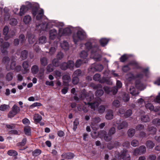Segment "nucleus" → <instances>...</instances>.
Masks as SVG:
<instances>
[{
	"label": "nucleus",
	"mask_w": 160,
	"mask_h": 160,
	"mask_svg": "<svg viewBox=\"0 0 160 160\" xmlns=\"http://www.w3.org/2000/svg\"><path fill=\"white\" fill-rule=\"evenodd\" d=\"M39 5L36 3L27 2H26V5L22 6L20 9L19 13L20 16L23 15L28 10L32 9V14L34 17L37 14L36 19L37 20H40L44 16L43 10L41 9L38 10Z\"/></svg>",
	"instance_id": "1"
},
{
	"label": "nucleus",
	"mask_w": 160,
	"mask_h": 160,
	"mask_svg": "<svg viewBox=\"0 0 160 160\" xmlns=\"http://www.w3.org/2000/svg\"><path fill=\"white\" fill-rule=\"evenodd\" d=\"M86 49L88 50H91L90 58H92L96 61H100L101 59V55L98 53L99 49L97 45H92L90 42H86L85 44Z\"/></svg>",
	"instance_id": "2"
},
{
	"label": "nucleus",
	"mask_w": 160,
	"mask_h": 160,
	"mask_svg": "<svg viewBox=\"0 0 160 160\" xmlns=\"http://www.w3.org/2000/svg\"><path fill=\"white\" fill-rule=\"evenodd\" d=\"M64 25V23L62 22H57L52 20L51 22H49L47 24L45 23H42L38 25H36V28L38 31L41 32L42 31L46 30L48 28L52 27L53 26L57 27L62 26Z\"/></svg>",
	"instance_id": "3"
},
{
	"label": "nucleus",
	"mask_w": 160,
	"mask_h": 160,
	"mask_svg": "<svg viewBox=\"0 0 160 160\" xmlns=\"http://www.w3.org/2000/svg\"><path fill=\"white\" fill-rule=\"evenodd\" d=\"M86 38V33L82 30L78 31L76 34L73 36V41L75 44L77 42L85 39Z\"/></svg>",
	"instance_id": "4"
},
{
	"label": "nucleus",
	"mask_w": 160,
	"mask_h": 160,
	"mask_svg": "<svg viewBox=\"0 0 160 160\" xmlns=\"http://www.w3.org/2000/svg\"><path fill=\"white\" fill-rule=\"evenodd\" d=\"M94 97L93 94L91 92H90L88 95H87L86 90L83 89L81 92L79 98L82 100L86 99L87 101L89 102L93 99Z\"/></svg>",
	"instance_id": "5"
},
{
	"label": "nucleus",
	"mask_w": 160,
	"mask_h": 160,
	"mask_svg": "<svg viewBox=\"0 0 160 160\" xmlns=\"http://www.w3.org/2000/svg\"><path fill=\"white\" fill-rule=\"evenodd\" d=\"M74 65V63L73 61H68L67 62L62 63L60 65V68L62 70H66L68 68L73 70Z\"/></svg>",
	"instance_id": "6"
},
{
	"label": "nucleus",
	"mask_w": 160,
	"mask_h": 160,
	"mask_svg": "<svg viewBox=\"0 0 160 160\" xmlns=\"http://www.w3.org/2000/svg\"><path fill=\"white\" fill-rule=\"evenodd\" d=\"M103 69V67L101 64H97L94 63L88 69L89 72H94L96 71L101 72Z\"/></svg>",
	"instance_id": "7"
},
{
	"label": "nucleus",
	"mask_w": 160,
	"mask_h": 160,
	"mask_svg": "<svg viewBox=\"0 0 160 160\" xmlns=\"http://www.w3.org/2000/svg\"><path fill=\"white\" fill-rule=\"evenodd\" d=\"M3 40L2 38L0 39V47L2 46L1 48V51L2 53L5 54H7L8 52L7 50V48L10 46L9 43L6 42L3 43Z\"/></svg>",
	"instance_id": "8"
},
{
	"label": "nucleus",
	"mask_w": 160,
	"mask_h": 160,
	"mask_svg": "<svg viewBox=\"0 0 160 160\" xmlns=\"http://www.w3.org/2000/svg\"><path fill=\"white\" fill-rule=\"evenodd\" d=\"M101 121L100 118L98 117H96L92 118L91 126L93 129L97 130L98 128L97 123Z\"/></svg>",
	"instance_id": "9"
},
{
	"label": "nucleus",
	"mask_w": 160,
	"mask_h": 160,
	"mask_svg": "<svg viewBox=\"0 0 160 160\" xmlns=\"http://www.w3.org/2000/svg\"><path fill=\"white\" fill-rule=\"evenodd\" d=\"M132 65L135 67V68H140L137 62L135 61H132L130 62L128 65L123 66L122 68V71L125 72H126L130 69V68L129 67V65Z\"/></svg>",
	"instance_id": "10"
},
{
	"label": "nucleus",
	"mask_w": 160,
	"mask_h": 160,
	"mask_svg": "<svg viewBox=\"0 0 160 160\" xmlns=\"http://www.w3.org/2000/svg\"><path fill=\"white\" fill-rule=\"evenodd\" d=\"M101 75L98 73L95 74L93 76V80L96 81H98L99 82L102 83L107 82L108 81V78L105 77H103L101 79Z\"/></svg>",
	"instance_id": "11"
},
{
	"label": "nucleus",
	"mask_w": 160,
	"mask_h": 160,
	"mask_svg": "<svg viewBox=\"0 0 160 160\" xmlns=\"http://www.w3.org/2000/svg\"><path fill=\"white\" fill-rule=\"evenodd\" d=\"M101 102V99L100 98H95V100L93 102H89L88 104H89L91 108L94 110L96 108H97Z\"/></svg>",
	"instance_id": "12"
},
{
	"label": "nucleus",
	"mask_w": 160,
	"mask_h": 160,
	"mask_svg": "<svg viewBox=\"0 0 160 160\" xmlns=\"http://www.w3.org/2000/svg\"><path fill=\"white\" fill-rule=\"evenodd\" d=\"M64 25L62 26V27ZM60 26L58 27L59 29V34L60 36H66L70 34L72 31L70 28H66L64 29L60 28ZM62 27V26H61Z\"/></svg>",
	"instance_id": "13"
},
{
	"label": "nucleus",
	"mask_w": 160,
	"mask_h": 160,
	"mask_svg": "<svg viewBox=\"0 0 160 160\" xmlns=\"http://www.w3.org/2000/svg\"><path fill=\"white\" fill-rule=\"evenodd\" d=\"M143 77V75L142 73L138 74L135 76L133 74L130 73L127 74L126 78L127 80L130 81L135 78H142Z\"/></svg>",
	"instance_id": "14"
},
{
	"label": "nucleus",
	"mask_w": 160,
	"mask_h": 160,
	"mask_svg": "<svg viewBox=\"0 0 160 160\" xmlns=\"http://www.w3.org/2000/svg\"><path fill=\"white\" fill-rule=\"evenodd\" d=\"M116 123L118 125L117 128L118 130L122 129L127 128L128 126V123L126 121H123L121 122L120 120H117Z\"/></svg>",
	"instance_id": "15"
},
{
	"label": "nucleus",
	"mask_w": 160,
	"mask_h": 160,
	"mask_svg": "<svg viewBox=\"0 0 160 160\" xmlns=\"http://www.w3.org/2000/svg\"><path fill=\"white\" fill-rule=\"evenodd\" d=\"M103 89L106 93H109L111 92L114 95L115 94L118 92V89H116L115 87L111 88L109 87L105 86L104 87Z\"/></svg>",
	"instance_id": "16"
},
{
	"label": "nucleus",
	"mask_w": 160,
	"mask_h": 160,
	"mask_svg": "<svg viewBox=\"0 0 160 160\" xmlns=\"http://www.w3.org/2000/svg\"><path fill=\"white\" fill-rule=\"evenodd\" d=\"M120 157L123 160H130V157L129 154L128 153L127 150H123L120 154Z\"/></svg>",
	"instance_id": "17"
},
{
	"label": "nucleus",
	"mask_w": 160,
	"mask_h": 160,
	"mask_svg": "<svg viewBox=\"0 0 160 160\" xmlns=\"http://www.w3.org/2000/svg\"><path fill=\"white\" fill-rule=\"evenodd\" d=\"M22 66L23 69L22 70V72L23 74H25L29 72V68L28 61H24L22 63Z\"/></svg>",
	"instance_id": "18"
},
{
	"label": "nucleus",
	"mask_w": 160,
	"mask_h": 160,
	"mask_svg": "<svg viewBox=\"0 0 160 160\" xmlns=\"http://www.w3.org/2000/svg\"><path fill=\"white\" fill-rule=\"evenodd\" d=\"M62 79L64 84L66 86L68 85V83L71 81L70 76L68 74H65L62 77Z\"/></svg>",
	"instance_id": "19"
},
{
	"label": "nucleus",
	"mask_w": 160,
	"mask_h": 160,
	"mask_svg": "<svg viewBox=\"0 0 160 160\" xmlns=\"http://www.w3.org/2000/svg\"><path fill=\"white\" fill-rule=\"evenodd\" d=\"M146 108L149 109L151 111H153L155 112H158L160 109V108L157 107L155 108L151 103H148L145 105Z\"/></svg>",
	"instance_id": "20"
},
{
	"label": "nucleus",
	"mask_w": 160,
	"mask_h": 160,
	"mask_svg": "<svg viewBox=\"0 0 160 160\" xmlns=\"http://www.w3.org/2000/svg\"><path fill=\"white\" fill-rule=\"evenodd\" d=\"M62 158L67 159H72L74 157V155L72 153L69 152L67 153H63L61 155Z\"/></svg>",
	"instance_id": "21"
},
{
	"label": "nucleus",
	"mask_w": 160,
	"mask_h": 160,
	"mask_svg": "<svg viewBox=\"0 0 160 160\" xmlns=\"http://www.w3.org/2000/svg\"><path fill=\"white\" fill-rule=\"evenodd\" d=\"M57 32L56 30L53 29L49 31V38L51 40H53L57 36Z\"/></svg>",
	"instance_id": "22"
},
{
	"label": "nucleus",
	"mask_w": 160,
	"mask_h": 160,
	"mask_svg": "<svg viewBox=\"0 0 160 160\" xmlns=\"http://www.w3.org/2000/svg\"><path fill=\"white\" fill-rule=\"evenodd\" d=\"M135 86L138 90H142L145 88L144 85L139 80H137L136 82Z\"/></svg>",
	"instance_id": "23"
},
{
	"label": "nucleus",
	"mask_w": 160,
	"mask_h": 160,
	"mask_svg": "<svg viewBox=\"0 0 160 160\" xmlns=\"http://www.w3.org/2000/svg\"><path fill=\"white\" fill-rule=\"evenodd\" d=\"M27 38L30 44H32L35 41L36 39L34 38V35L29 32L27 33Z\"/></svg>",
	"instance_id": "24"
},
{
	"label": "nucleus",
	"mask_w": 160,
	"mask_h": 160,
	"mask_svg": "<svg viewBox=\"0 0 160 160\" xmlns=\"http://www.w3.org/2000/svg\"><path fill=\"white\" fill-rule=\"evenodd\" d=\"M113 111L112 110H109L107 111L105 118L107 120H111L113 118Z\"/></svg>",
	"instance_id": "25"
},
{
	"label": "nucleus",
	"mask_w": 160,
	"mask_h": 160,
	"mask_svg": "<svg viewBox=\"0 0 160 160\" xmlns=\"http://www.w3.org/2000/svg\"><path fill=\"white\" fill-rule=\"evenodd\" d=\"M58 46V43L57 42H54V45L52 46L50 49L49 53L51 55H53L54 54L56 51V49Z\"/></svg>",
	"instance_id": "26"
},
{
	"label": "nucleus",
	"mask_w": 160,
	"mask_h": 160,
	"mask_svg": "<svg viewBox=\"0 0 160 160\" xmlns=\"http://www.w3.org/2000/svg\"><path fill=\"white\" fill-rule=\"evenodd\" d=\"M23 21L25 24L26 25L29 24L32 21V18L29 15H25L23 17Z\"/></svg>",
	"instance_id": "27"
},
{
	"label": "nucleus",
	"mask_w": 160,
	"mask_h": 160,
	"mask_svg": "<svg viewBox=\"0 0 160 160\" xmlns=\"http://www.w3.org/2000/svg\"><path fill=\"white\" fill-rule=\"evenodd\" d=\"M33 119L35 123H39L42 119V116L38 114H35L33 115Z\"/></svg>",
	"instance_id": "28"
},
{
	"label": "nucleus",
	"mask_w": 160,
	"mask_h": 160,
	"mask_svg": "<svg viewBox=\"0 0 160 160\" xmlns=\"http://www.w3.org/2000/svg\"><path fill=\"white\" fill-rule=\"evenodd\" d=\"M88 55L87 52L84 50L82 51L80 54V57L84 59L83 61H84L85 63H86L88 62V60L86 58Z\"/></svg>",
	"instance_id": "29"
},
{
	"label": "nucleus",
	"mask_w": 160,
	"mask_h": 160,
	"mask_svg": "<svg viewBox=\"0 0 160 160\" xmlns=\"http://www.w3.org/2000/svg\"><path fill=\"white\" fill-rule=\"evenodd\" d=\"M8 31V27L7 26H5L3 29V34L5 36L4 39L6 40H8L10 38L9 35H7Z\"/></svg>",
	"instance_id": "30"
},
{
	"label": "nucleus",
	"mask_w": 160,
	"mask_h": 160,
	"mask_svg": "<svg viewBox=\"0 0 160 160\" xmlns=\"http://www.w3.org/2000/svg\"><path fill=\"white\" fill-rule=\"evenodd\" d=\"M60 46L61 48L65 51L67 50L69 48V45L68 43L65 41H64L61 43Z\"/></svg>",
	"instance_id": "31"
},
{
	"label": "nucleus",
	"mask_w": 160,
	"mask_h": 160,
	"mask_svg": "<svg viewBox=\"0 0 160 160\" xmlns=\"http://www.w3.org/2000/svg\"><path fill=\"white\" fill-rule=\"evenodd\" d=\"M31 70L33 74H36L38 72L39 67L37 65H33L31 68Z\"/></svg>",
	"instance_id": "32"
},
{
	"label": "nucleus",
	"mask_w": 160,
	"mask_h": 160,
	"mask_svg": "<svg viewBox=\"0 0 160 160\" xmlns=\"http://www.w3.org/2000/svg\"><path fill=\"white\" fill-rule=\"evenodd\" d=\"M24 132L26 135L30 136L31 135L30 127L28 126L25 127L24 128Z\"/></svg>",
	"instance_id": "33"
},
{
	"label": "nucleus",
	"mask_w": 160,
	"mask_h": 160,
	"mask_svg": "<svg viewBox=\"0 0 160 160\" xmlns=\"http://www.w3.org/2000/svg\"><path fill=\"white\" fill-rule=\"evenodd\" d=\"M129 90L130 93L133 95H136L139 93L137 91H136L133 86H131Z\"/></svg>",
	"instance_id": "34"
},
{
	"label": "nucleus",
	"mask_w": 160,
	"mask_h": 160,
	"mask_svg": "<svg viewBox=\"0 0 160 160\" xmlns=\"http://www.w3.org/2000/svg\"><path fill=\"white\" fill-rule=\"evenodd\" d=\"M28 53V51L26 50H24L21 52L20 57L22 60H25L27 58Z\"/></svg>",
	"instance_id": "35"
},
{
	"label": "nucleus",
	"mask_w": 160,
	"mask_h": 160,
	"mask_svg": "<svg viewBox=\"0 0 160 160\" xmlns=\"http://www.w3.org/2000/svg\"><path fill=\"white\" fill-rule=\"evenodd\" d=\"M40 62L43 66H46L48 63V59L46 58L43 57L40 58Z\"/></svg>",
	"instance_id": "36"
},
{
	"label": "nucleus",
	"mask_w": 160,
	"mask_h": 160,
	"mask_svg": "<svg viewBox=\"0 0 160 160\" xmlns=\"http://www.w3.org/2000/svg\"><path fill=\"white\" fill-rule=\"evenodd\" d=\"M13 77V73L12 72H9L8 73L6 76V79L8 81L12 80Z\"/></svg>",
	"instance_id": "37"
},
{
	"label": "nucleus",
	"mask_w": 160,
	"mask_h": 160,
	"mask_svg": "<svg viewBox=\"0 0 160 160\" xmlns=\"http://www.w3.org/2000/svg\"><path fill=\"white\" fill-rule=\"evenodd\" d=\"M135 132V130L133 128L129 129L127 132L128 136L130 137H132L134 136Z\"/></svg>",
	"instance_id": "38"
},
{
	"label": "nucleus",
	"mask_w": 160,
	"mask_h": 160,
	"mask_svg": "<svg viewBox=\"0 0 160 160\" xmlns=\"http://www.w3.org/2000/svg\"><path fill=\"white\" fill-rule=\"evenodd\" d=\"M12 110L17 114L20 112V109L19 107L14 104L12 107Z\"/></svg>",
	"instance_id": "39"
},
{
	"label": "nucleus",
	"mask_w": 160,
	"mask_h": 160,
	"mask_svg": "<svg viewBox=\"0 0 160 160\" xmlns=\"http://www.w3.org/2000/svg\"><path fill=\"white\" fill-rule=\"evenodd\" d=\"M146 145L148 148L152 149L154 146V144L152 141L148 140L147 142Z\"/></svg>",
	"instance_id": "40"
},
{
	"label": "nucleus",
	"mask_w": 160,
	"mask_h": 160,
	"mask_svg": "<svg viewBox=\"0 0 160 160\" xmlns=\"http://www.w3.org/2000/svg\"><path fill=\"white\" fill-rule=\"evenodd\" d=\"M108 40L105 38L101 39L100 40L101 45L103 47L105 46L108 43Z\"/></svg>",
	"instance_id": "41"
},
{
	"label": "nucleus",
	"mask_w": 160,
	"mask_h": 160,
	"mask_svg": "<svg viewBox=\"0 0 160 160\" xmlns=\"http://www.w3.org/2000/svg\"><path fill=\"white\" fill-rule=\"evenodd\" d=\"M152 123L153 124L157 126H160V119L156 118L153 119L152 121Z\"/></svg>",
	"instance_id": "42"
},
{
	"label": "nucleus",
	"mask_w": 160,
	"mask_h": 160,
	"mask_svg": "<svg viewBox=\"0 0 160 160\" xmlns=\"http://www.w3.org/2000/svg\"><path fill=\"white\" fill-rule=\"evenodd\" d=\"M139 149L140 155L141 154L144 153L146 151V147L144 145L140 146L138 148Z\"/></svg>",
	"instance_id": "43"
},
{
	"label": "nucleus",
	"mask_w": 160,
	"mask_h": 160,
	"mask_svg": "<svg viewBox=\"0 0 160 160\" xmlns=\"http://www.w3.org/2000/svg\"><path fill=\"white\" fill-rule=\"evenodd\" d=\"M85 105H83V111L84 112H87L89 109V107L90 106H89V104H88V102L87 103L86 102H84Z\"/></svg>",
	"instance_id": "44"
},
{
	"label": "nucleus",
	"mask_w": 160,
	"mask_h": 160,
	"mask_svg": "<svg viewBox=\"0 0 160 160\" xmlns=\"http://www.w3.org/2000/svg\"><path fill=\"white\" fill-rule=\"evenodd\" d=\"M141 120L144 122H147L149 121L150 118L147 115H144L141 116Z\"/></svg>",
	"instance_id": "45"
},
{
	"label": "nucleus",
	"mask_w": 160,
	"mask_h": 160,
	"mask_svg": "<svg viewBox=\"0 0 160 160\" xmlns=\"http://www.w3.org/2000/svg\"><path fill=\"white\" fill-rule=\"evenodd\" d=\"M8 154L10 156H15L18 155L17 152L14 150H10L8 151Z\"/></svg>",
	"instance_id": "46"
},
{
	"label": "nucleus",
	"mask_w": 160,
	"mask_h": 160,
	"mask_svg": "<svg viewBox=\"0 0 160 160\" xmlns=\"http://www.w3.org/2000/svg\"><path fill=\"white\" fill-rule=\"evenodd\" d=\"M105 108L104 105H100L98 108V112L99 113L102 114L105 111Z\"/></svg>",
	"instance_id": "47"
},
{
	"label": "nucleus",
	"mask_w": 160,
	"mask_h": 160,
	"mask_svg": "<svg viewBox=\"0 0 160 160\" xmlns=\"http://www.w3.org/2000/svg\"><path fill=\"white\" fill-rule=\"evenodd\" d=\"M148 131L150 132V134H154L156 132L157 129L154 127H152L148 128Z\"/></svg>",
	"instance_id": "48"
},
{
	"label": "nucleus",
	"mask_w": 160,
	"mask_h": 160,
	"mask_svg": "<svg viewBox=\"0 0 160 160\" xmlns=\"http://www.w3.org/2000/svg\"><path fill=\"white\" fill-rule=\"evenodd\" d=\"M47 71L48 72H51L54 70L53 66L51 64H48L46 68Z\"/></svg>",
	"instance_id": "49"
},
{
	"label": "nucleus",
	"mask_w": 160,
	"mask_h": 160,
	"mask_svg": "<svg viewBox=\"0 0 160 160\" xmlns=\"http://www.w3.org/2000/svg\"><path fill=\"white\" fill-rule=\"evenodd\" d=\"M39 43L41 44L45 43L46 42V37L45 36L40 37L39 39Z\"/></svg>",
	"instance_id": "50"
},
{
	"label": "nucleus",
	"mask_w": 160,
	"mask_h": 160,
	"mask_svg": "<svg viewBox=\"0 0 160 160\" xmlns=\"http://www.w3.org/2000/svg\"><path fill=\"white\" fill-rule=\"evenodd\" d=\"M100 137L102 138H104L107 134L106 132L104 130H101L98 132Z\"/></svg>",
	"instance_id": "51"
},
{
	"label": "nucleus",
	"mask_w": 160,
	"mask_h": 160,
	"mask_svg": "<svg viewBox=\"0 0 160 160\" xmlns=\"http://www.w3.org/2000/svg\"><path fill=\"white\" fill-rule=\"evenodd\" d=\"M79 81V79L78 77L74 76L72 78V82L74 85L77 84Z\"/></svg>",
	"instance_id": "52"
},
{
	"label": "nucleus",
	"mask_w": 160,
	"mask_h": 160,
	"mask_svg": "<svg viewBox=\"0 0 160 160\" xmlns=\"http://www.w3.org/2000/svg\"><path fill=\"white\" fill-rule=\"evenodd\" d=\"M103 91L102 89H100L97 90L95 92V95L97 97H101L103 94Z\"/></svg>",
	"instance_id": "53"
},
{
	"label": "nucleus",
	"mask_w": 160,
	"mask_h": 160,
	"mask_svg": "<svg viewBox=\"0 0 160 160\" xmlns=\"http://www.w3.org/2000/svg\"><path fill=\"white\" fill-rule=\"evenodd\" d=\"M78 120L76 118V119L73 122V130L74 131H76L77 128V126L79 124Z\"/></svg>",
	"instance_id": "54"
},
{
	"label": "nucleus",
	"mask_w": 160,
	"mask_h": 160,
	"mask_svg": "<svg viewBox=\"0 0 160 160\" xmlns=\"http://www.w3.org/2000/svg\"><path fill=\"white\" fill-rule=\"evenodd\" d=\"M139 141L136 139L132 140L131 142V145L134 147H136L139 145Z\"/></svg>",
	"instance_id": "55"
},
{
	"label": "nucleus",
	"mask_w": 160,
	"mask_h": 160,
	"mask_svg": "<svg viewBox=\"0 0 160 160\" xmlns=\"http://www.w3.org/2000/svg\"><path fill=\"white\" fill-rule=\"evenodd\" d=\"M18 23L17 20L15 18L10 19V24L12 26H16Z\"/></svg>",
	"instance_id": "56"
},
{
	"label": "nucleus",
	"mask_w": 160,
	"mask_h": 160,
	"mask_svg": "<svg viewBox=\"0 0 160 160\" xmlns=\"http://www.w3.org/2000/svg\"><path fill=\"white\" fill-rule=\"evenodd\" d=\"M132 114V111L131 110L129 109L127 111L125 112L123 116L125 118H127L130 116Z\"/></svg>",
	"instance_id": "57"
},
{
	"label": "nucleus",
	"mask_w": 160,
	"mask_h": 160,
	"mask_svg": "<svg viewBox=\"0 0 160 160\" xmlns=\"http://www.w3.org/2000/svg\"><path fill=\"white\" fill-rule=\"evenodd\" d=\"M104 140L106 142H109L110 141L112 138V136L109 135L108 133L103 138Z\"/></svg>",
	"instance_id": "58"
},
{
	"label": "nucleus",
	"mask_w": 160,
	"mask_h": 160,
	"mask_svg": "<svg viewBox=\"0 0 160 160\" xmlns=\"http://www.w3.org/2000/svg\"><path fill=\"white\" fill-rule=\"evenodd\" d=\"M83 62H84V61L83 60L82 61L81 59L78 60L76 62L75 66L76 68H78Z\"/></svg>",
	"instance_id": "59"
},
{
	"label": "nucleus",
	"mask_w": 160,
	"mask_h": 160,
	"mask_svg": "<svg viewBox=\"0 0 160 160\" xmlns=\"http://www.w3.org/2000/svg\"><path fill=\"white\" fill-rule=\"evenodd\" d=\"M149 68H142V72L146 76L148 77L149 74Z\"/></svg>",
	"instance_id": "60"
},
{
	"label": "nucleus",
	"mask_w": 160,
	"mask_h": 160,
	"mask_svg": "<svg viewBox=\"0 0 160 160\" xmlns=\"http://www.w3.org/2000/svg\"><path fill=\"white\" fill-rule=\"evenodd\" d=\"M116 132V129L114 127H112L109 130L108 133L109 135L112 136Z\"/></svg>",
	"instance_id": "61"
},
{
	"label": "nucleus",
	"mask_w": 160,
	"mask_h": 160,
	"mask_svg": "<svg viewBox=\"0 0 160 160\" xmlns=\"http://www.w3.org/2000/svg\"><path fill=\"white\" fill-rule=\"evenodd\" d=\"M41 153V151L40 150L36 149L32 152V154L33 156H36L40 155Z\"/></svg>",
	"instance_id": "62"
},
{
	"label": "nucleus",
	"mask_w": 160,
	"mask_h": 160,
	"mask_svg": "<svg viewBox=\"0 0 160 160\" xmlns=\"http://www.w3.org/2000/svg\"><path fill=\"white\" fill-rule=\"evenodd\" d=\"M27 142V139L26 138H23L22 142L17 144L18 146H24Z\"/></svg>",
	"instance_id": "63"
},
{
	"label": "nucleus",
	"mask_w": 160,
	"mask_h": 160,
	"mask_svg": "<svg viewBox=\"0 0 160 160\" xmlns=\"http://www.w3.org/2000/svg\"><path fill=\"white\" fill-rule=\"evenodd\" d=\"M52 63L53 66L56 67L58 66L60 64L58 60L56 59H54L53 60Z\"/></svg>",
	"instance_id": "64"
}]
</instances>
